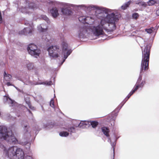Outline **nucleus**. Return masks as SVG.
Wrapping results in <instances>:
<instances>
[{
  "instance_id": "72a5a7b5",
  "label": "nucleus",
  "mask_w": 159,
  "mask_h": 159,
  "mask_svg": "<svg viewBox=\"0 0 159 159\" xmlns=\"http://www.w3.org/2000/svg\"><path fill=\"white\" fill-rule=\"evenodd\" d=\"M145 31L149 34H151L153 31V30L151 28L146 29Z\"/></svg>"
},
{
  "instance_id": "c756f323",
  "label": "nucleus",
  "mask_w": 159,
  "mask_h": 159,
  "mask_svg": "<svg viewBox=\"0 0 159 159\" xmlns=\"http://www.w3.org/2000/svg\"><path fill=\"white\" fill-rule=\"evenodd\" d=\"M0 116H1L2 117H3L4 118L6 119H7V120H9V119H10L12 117V116H10V115L9 114H7L6 116H5L4 117L3 116H1V114L0 112Z\"/></svg>"
},
{
  "instance_id": "b1692460",
  "label": "nucleus",
  "mask_w": 159,
  "mask_h": 159,
  "mask_svg": "<svg viewBox=\"0 0 159 159\" xmlns=\"http://www.w3.org/2000/svg\"><path fill=\"white\" fill-rule=\"evenodd\" d=\"M135 4L139 5V6H143L145 7L147 6V4L143 2H140L137 1L136 2Z\"/></svg>"
},
{
  "instance_id": "f3484780",
  "label": "nucleus",
  "mask_w": 159,
  "mask_h": 159,
  "mask_svg": "<svg viewBox=\"0 0 159 159\" xmlns=\"http://www.w3.org/2000/svg\"><path fill=\"white\" fill-rule=\"evenodd\" d=\"M25 102L28 105L29 108L32 110H34L35 109V108L34 107L32 106L31 105L30 103L29 98L27 97L26 98H25Z\"/></svg>"
},
{
  "instance_id": "f704fd0d",
  "label": "nucleus",
  "mask_w": 159,
  "mask_h": 159,
  "mask_svg": "<svg viewBox=\"0 0 159 159\" xmlns=\"http://www.w3.org/2000/svg\"><path fill=\"white\" fill-rule=\"evenodd\" d=\"M83 123H84L83 122V121L81 122L78 125L79 127L81 128H84L85 126H84Z\"/></svg>"
},
{
  "instance_id": "1a4fd4ad",
  "label": "nucleus",
  "mask_w": 159,
  "mask_h": 159,
  "mask_svg": "<svg viewBox=\"0 0 159 159\" xmlns=\"http://www.w3.org/2000/svg\"><path fill=\"white\" fill-rule=\"evenodd\" d=\"M25 24L26 25H28L29 27L25 28L23 30L19 32V34L21 35H30L33 31V25L32 23H29L28 21L26 22Z\"/></svg>"
},
{
  "instance_id": "7c9ffc66",
  "label": "nucleus",
  "mask_w": 159,
  "mask_h": 159,
  "mask_svg": "<svg viewBox=\"0 0 159 159\" xmlns=\"http://www.w3.org/2000/svg\"><path fill=\"white\" fill-rule=\"evenodd\" d=\"M52 84V82L51 81L46 82L45 83H41L40 84H45L48 85H51Z\"/></svg>"
},
{
  "instance_id": "473e14b6",
  "label": "nucleus",
  "mask_w": 159,
  "mask_h": 159,
  "mask_svg": "<svg viewBox=\"0 0 159 159\" xmlns=\"http://www.w3.org/2000/svg\"><path fill=\"white\" fill-rule=\"evenodd\" d=\"M132 16L133 18L136 19L139 17V14L137 13H135L133 14Z\"/></svg>"
},
{
  "instance_id": "ddd939ff",
  "label": "nucleus",
  "mask_w": 159,
  "mask_h": 159,
  "mask_svg": "<svg viewBox=\"0 0 159 159\" xmlns=\"http://www.w3.org/2000/svg\"><path fill=\"white\" fill-rule=\"evenodd\" d=\"M94 16L86 17L85 23L89 25H91L93 23L94 21Z\"/></svg>"
},
{
  "instance_id": "0eeeda50",
  "label": "nucleus",
  "mask_w": 159,
  "mask_h": 159,
  "mask_svg": "<svg viewBox=\"0 0 159 159\" xmlns=\"http://www.w3.org/2000/svg\"><path fill=\"white\" fill-rule=\"evenodd\" d=\"M27 49L29 53L35 58L39 57L41 52L40 49L34 44H29Z\"/></svg>"
},
{
  "instance_id": "a878e982",
  "label": "nucleus",
  "mask_w": 159,
  "mask_h": 159,
  "mask_svg": "<svg viewBox=\"0 0 159 159\" xmlns=\"http://www.w3.org/2000/svg\"><path fill=\"white\" fill-rule=\"evenodd\" d=\"M90 124L92 125V127L94 128L97 126L98 125V123L97 122L93 121L90 122Z\"/></svg>"
},
{
  "instance_id": "58836bf2",
  "label": "nucleus",
  "mask_w": 159,
  "mask_h": 159,
  "mask_svg": "<svg viewBox=\"0 0 159 159\" xmlns=\"http://www.w3.org/2000/svg\"><path fill=\"white\" fill-rule=\"evenodd\" d=\"M7 85L8 86H10V85H11V83L9 82H7Z\"/></svg>"
},
{
  "instance_id": "ea45409f",
  "label": "nucleus",
  "mask_w": 159,
  "mask_h": 159,
  "mask_svg": "<svg viewBox=\"0 0 159 159\" xmlns=\"http://www.w3.org/2000/svg\"><path fill=\"white\" fill-rule=\"evenodd\" d=\"M111 125L112 126H114V123H113V125L112 124H111Z\"/></svg>"
},
{
  "instance_id": "a211bd4d",
  "label": "nucleus",
  "mask_w": 159,
  "mask_h": 159,
  "mask_svg": "<svg viewBox=\"0 0 159 159\" xmlns=\"http://www.w3.org/2000/svg\"><path fill=\"white\" fill-rule=\"evenodd\" d=\"M136 90H135L134 89L131 91L130 92L129 94L128 95L126 98L123 101V102H124V103L122 105V106L124 104V103L126 102V101L128 100V99L136 91Z\"/></svg>"
},
{
  "instance_id": "7ed1b4c3",
  "label": "nucleus",
  "mask_w": 159,
  "mask_h": 159,
  "mask_svg": "<svg viewBox=\"0 0 159 159\" xmlns=\"http://www.w3.org/2000/svg\"><path fill=\"white\" fill-rule=\"evenodd\" d=\"M151 46L147 45L143 49H142V57L141 63L140 73L134 89L136 91L139 88H142L145 84V81L142 80V75L144 72L147 70L148 68L149 61V59L150 51Z\"/></svg>"
},
{
  "instance_id": "4468645a",
  "label": "nucleus",
  "mask_w": 159,
  "mask_h": 159,
  "mask_svg": "<svg viewBox=\"0 0 159 159\" xmlns=\"http://www.w3.org/2000/svg\"><path fill=\"white\" fill-rule=\"evenodd\" d=\"M22 81L26 84H31V82L29 80V77L28 75L26 76L25 77L21 79H19Z\"/></svg>"
},
{
  "instance_id": "aec40b11",
  "label": "nucleus",
  "mask_w": 159,
  "mask_h": 159,
  "mask_svg": "<svg viewBox=\"0 0 159 159\" xmlns=\"http://www.w3.org/2000/svg\"><path fill=\"white\" fill-rule=\"evenodd\" d=\"M131 2V1H129L126 2L121 6V8L123 10L125 9L127 7H128L129 6Z\"/></svg>"
},
{
  "instance_id": "f8f14e48",
  "label": "nucleus",
  "mask_w": 159,
  "mask_h": 159,
  "mask_svg": "<svg viewBox=\"0 0 159 159\" xmlns=\"http://www.w3.org/2000/svg\"><path fill=\"white\" fill-rule=\"evenodd\" d=\"M59 8L56 7H53L50 10V12L52 16L54 18H56L59 15Z\"/></svg>"
},
{
  "instance_id": "9b49d317",
  "label": "nucleus",
  "mask_w": 159,
  "mask_h": 159,
  "mask_svg": "<svg viewBox=\"0 0 159 159\" xmlns=\"http://www.w3.org/2000/svg\"><path fill=\"white\" fill-rule=\"evenodd\" d=\"M4 102L5 103L8 104L10 107L16 106L17 105V103L10 98L8 95L4 96Z\"/></svg>"
},
{
  "instance_id": "412c9836",
  "label": "nucleus",
  "mask_w": 159,
  "mask_h": 159,
  "mask_svg": "<svg viewBox=\"0 0 159 159\" xmlns=\"http://www.w3.org/2000/svg\"><path fill=\"white\" fill-rule=\"evenodd\" d=\"M30 131V128L29 126L27 125H25L24 128V131L25 134H29Z\"/></svg>"
},
{
  "instance_id": "2f4dec72",
  "label": "nucleus",
  "mask_w": 159,
  "mask_h": 159,
  "mask_svg": "<svg viewBox=\"0 0 159 159\" xmlns=\"http://www.w3.org/2000/svg\"><path fill=\"white\" fill-rule=\"evenodd\" d=\"M50 106L54 108V101L53 99H52L50 101Z\"/></svg>"
},
{
  "instance_id": "dca6fc26",
  "label": "nucleus",
  "mask_w": 159,
  "mask_h": 159,
  "mask_svg": "<svg viewBox=\"0 0 159 159\" xmlns=\"http://www.w3.org/2000/svg\"><path fill=\"white\" fill-rule=\"evenodd\" d=\"M27 68L28 70H31L33 69L34 65L33 63L30 62L29 61H25Z\"/></svg>"
},
{
  "instance_id": "4c0bfd02",
  "label": "nucleus",
  "mask_w": 159,
  "mask_h": 159,
  "mask_svg": "<svg viewBox=\"0 0 159 159\" xmlns=\"http://www.w3.org/2000/svg\"><path fill=\"white\" fill-rule=\"evenodd\" d=\"M156 14L157 16H159V9L156 11Z\"/></svg>"
},
{
  "instance_id": "f257e3e1",
  "label": "nucleus",
  "mask_w": 159,
  "mask_h": 159,
  "mask_svg": "<svg viewBox=\"0 0 159 159\" xmlns=\"http://www.w3.org/2000/svg\"><path fill=\"white\" fill-rule=\"evenodd\" d=\"M47 3L50 5H60L61 14L68 16L71 15L73 12L71 10V7L78 9H82L84 10H94L95 16L100 20L97 26L90 27V29L96 36H98L105 34L104 31L110 32L115 29V22L117 20L114 10L102 7L93 5H76L70 3L60 2L55 0H48Z\"/></svg>"
},
{
  "instance_id": "a19ab883",
  "label": "nucleus",
  "mask_w": 159,
  "mask_h": 159,
  "mask_svg": "<svg viewBox=\"0 0 159 159\" xmlns=\"http://www.w3.org/2000/svg\"><path fill=\"white\" fill-rule=\"evenodd\" d=\"M15 88H16V89H17V88H16V87H15Z\"/></svg>"
},
{
  "instance_id": "e433bc0d",
  "label": "nucleus",
  "mask_w": 159,
  "mask_h": 159,
  "mask_svg": "<svg viewBox=\"0 0 159 159\" xmlns=\"http://www.w3.org/2000/svg\"><path fill=\"white\" fill-rule=\"evenodd\" d=\"M2 17L1 15V11H0V23H2Z\"/></svg>"
},
{
  "instance_id": "39448f33",
  "label": "nucleus",
  "mask_w": 159,
  "mask_h": 159,
  "mask_svg": "<svg viewBox=\"0 0 159 159\" xmlns=\"http://www.w3.org/2000/svg\"><path fill=\"white\" fill-rule=\"evenodd\" d=\"M38 30L43 33L44 35L42 36V39L46 42H48L51 43L53 41V39L46 32L47 29V25L46 24H41L38 26Z\"/></svg>"
},
{
  "instance_id": "bb28decb",
  "label": "nucleus",
  "mask_w": 159,
  "mask_h": 159,
  "mask_svg": "<svg viewBox=\"0 0 159 159\" xmlns=\"http://www.w3.org/2000/svg\"><path fill=\"white\" fill-rule=\"evenodd\" d=\"M79 20L82 22L85 23L86 20V17L85 16H80L79 18Z\"/></svg>"
},
{
  "instance_id": "6e6552de",
  "label": "nucleus",
  "mask_w": 159,
  "mask_h": 159,
  "mask_svg": "<svg viewBox=\"0 0 159 159\" xmlns=\"http://www.w3.org/2000/svg\"><path fill=\"white\" fill-rule=\"evenodd\" d=\"M62 57H63L64 59L62 63V64L67 58L68 57L72 52V50L68 47V44L65 42H63L62 44Z\"/></svg>"
},
{
  "instance_id": "2eb2a0df",
  "label": "nucleus",
  "mask_w": 159,
  "mask_h": 159,
  "mask_svg": "<svg viewBox=\"0 0 159 159\" xmlns=\"http://www.w3.org/2000/svg\"><path fill=\"white\" fill-rule=\"evenodd\" d=\"M102 130L103 134L109 137V129L106 127H104L102 128Z\"/></svg>"
},
{
  "instance_id": "5701e85b",
  "label": "nucleus",
  "mask_w": 159,
  "mask_h": 159,
  "mask_svg": "<svg viewBox=\"0 0 159 159\" xmlns=\"http://www.w3.org/2000/svg\"><path fill=\"white\" fill-rule=\"evenodd\" d=\"M109 141L110 142L111 145L112 146V148H113V158H114V149H115L114 146H115V145H116V140L113 143H111V140L110 139V138H109V139L108 140V141L109 142Z\"/></svg>"
},
{
  "instance_id": "393cba45",
  "label": "nucleus",
  "mask_w": 159,
  "mask_h": 159,
  "mask_svg": "<svg viewBox=\"0 0 159 159\" xmlns=\"http://www.w3.org/2000/svg\"><path fill=\"white\" fill-rule=\"evenodd\" d=\"M41 19L44 20L48 23L50 22L49 19L45 15H41Z\"/></svg>"
},
{
  "instance_id": "cd10ccee",
  "label": "nucleus",
  "mask_w": 159,
  "mask_h": 159,
  "mask_svg": "<svg viewBox=\"0 0 159 159\" xmlns=\"http://www.w3.org/2000/svg\"><path fill=\"white\" fill-rule=\"evenodd\" d=\"M68 130L70 133L75 132V128L73 127H71L68 128Z\"/></svg>"
},
{
  "instance_id": "423d86ee",
  "label": "nucleus",
  "mask_w": 159,
  "mask_h": 159,
  "mask_svg": "<svg viewBox=\"0 0 159 159\" xmlns=\"http://www.w3.org/2000/svg\"><path fill=\"white\" fill-rule=\"evenodd\" d=\"M49 55L52 58H57L59 57L60 54L61 50L58 45H52L47 49Z\"/></svg>"
},
{
  "instance_id": "c85d7f7f",
  "label": "nucleus",
  "mask_w": 159,
  "mask_h": 159,
  "mask_svg": "<svg viewBox=\"0 0 159 159\" xmlns=\"http://www.w3.org/2000/svg\"><path fill=\"white\" fill-rule=\"evenodd\" d=\"M156 2L153 0H150L148 2V4L149 6H152Z\"/></svg>"
},
{
  "instance_id": "c9c22d12",
  "label": "nucleus",
  "mask_w": 159,
  "mask_h": 159,
  "mask_svg": "<svg viewBox=\"0 0 159 159\" xmlns=\"http://www.w3.org/2000/svg\"><path fill=\"white\" fill-rule=\"evenodd\" d=\"M83 122L84 123L83 124H84V126H85L84 128L86 127V126L87 125H88V124H89V122H87L83 121Z\"/></svg>"
},
{
  "instance_id": "9d476101",
  "label": "nucleus",
  "mask_w": 159,
  "mask_h": 159,
  "mask_svg": "<svg viewBox=\"0 0 159 159\" xmlns=\"http://www.w3.org/2000/svg\"><path fill=\"white\" fill-rule=\"evenodd\" d=\"M90 28L86 26H83L79 28L77 32V34L80 38H83L86 34L89 33Z\"/></svg>"
},
{
  "instance_id": "f03ea898",
  "label": "nucleus",
  "mask_w": 159,
  "mask_h": 159,
  "mask_svg": "<svg viewBox=\"0 0 159 159\" xmlns=\"http://www.w3.org/2000/svg\"><path fill=\"white\" fill-rule=\"evenodd\" d=\"M3 140L10 144H20L22 145L28 144V146L30 145L27 142L19 141L11 131H8L5 127L0 126V141ZM0 148L3 149L4 153L9 159H33L30 156L27 155L24 157L23 150L17 146H13L6 149L4 145L0 142Z\"/></svg>"
},
{
  "instance_id": "6ab92c4d",
  "label": "nucleus",
  "mask_w": 159,
  "mask_h": 159,
  "mask_svg": "<svg viewBox=\"0 0 159 159\" xmlns=\"http://www.w3.org/2000/svg\"><path fill=\"white\" fill-rule=\"evenodd\" d=\"M11 78V76L9 74L6 73L5 71L4 72V78L5 80L6 81H9Z\"/></svg>"
},
{
  "instance_id": "4be33fe9",
  "label": "nucleus",
  "mask_w": 159,
  "mask_h": 159,
  "mask_svg": "<svg viewBox=\"0 0 159 159\" xmlns=\"http://www.w3.org/2000/svg\"><path fill=\"white\" fill-rule=\"evenodd\" d=\"M69 133L67 131H62L59 133V135L61 137H66L68 136Z\"/></svg>"
},
{
  "instance_id": "20e7f679",
  "label": "nucleus",
  "mask_w": 159,
  "mask_h": 159,
  "mask_svg": "<svg viewBox=\"0 0 159 159\" xmlns=\"http://www.w3.org/2000/svg\"><path fill=\"white\" fill-rule=\"evenodd\" d=\"M37 5L34 3H29L27 2L25 5L22 6L19 10L22 13L25 14L30 15L34 10L37 7Z\"/></svg>"
}]
</instances>
